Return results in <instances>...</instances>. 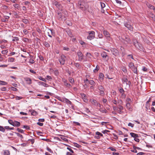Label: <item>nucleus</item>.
<instances>
[{"instance_id":"obj_1","label":"nucleus","mask_w":155,"mask_h":155,"mask_svg":"<svg viewBox=\"0 0 155 155\" xmlns=\"http://www.w3.org/2000/svg\"><path fill=\"white\" fill-rule=\"evenodd\" d=\"M133 42L134 45L139 49H141V51L143 50V47L142 45L140 43H139L135 39H133Z\"/></svg>"},{"instance_id":"obj_2","label":"nucleus","mask_w":155,"mask_h":155,"mask_svg":"<svg viewBox=\"0 0 155 155\" xmlns=\"http://www.w3.org/2000/svg\"><path fill=\"white\" fill-rule=\"evenodd\" d=\"M87 33L88 34V35L87 37V38L91 40L94 39L95 38V32L93 31H89Z\"/></svg>"},{"instance_id":"obj_3","label":"nucleus","mask_w":155,"mask_h":155,"mask_svg":"<svg viewBox=\"0 0 155 155\" xmlns=\"http://www.w3.org/2000/svg\"><path fill=\"white\" fill-rule=\"evenodd\" d=\"M85 2L83 1H79L78 3V6L82 10H84L85 8L84 6Z\"/></svg>"},{"instance_id":"obj_4","label":"nucleus","mask_w":155,"mask_h":155,"mask_svg":"<svg viewBox=\"0 0 155 155\" xmlns=\"http://www.w3.org/2000/svg\"><path fill=\"white\" fill-rule=\"evenodd\" d=\"M97 88L98 90L100 91V94L102 96H104V88L103 86L100 85L97 87Z\"/></svg>"},{"instance_id":"obj_5","label":"nucleus","mask_w":155,"mask_h":155,"mask_svg":"<svg viewBox=\"0 0 155 155\" xmlns=\"http://www.w3.org/2000/svg\"><path fill=\"white\" fill-rule=\"evenodd\" d=\"M66 57L63 54L61 55L58 59L61 64L64 65V64Z\"/></svg>"},{"instance_id":"obj_6","label":"nucleus","mask_w":155,"mask_h":155,"mask_svg":"<svg viewBox=\"0 0 155 155\" xmlns=\"http://www.w3.org/2000/svg\"><path fill=\"white\" fill-rule=\"evenodd\" d=\"M77 54L78 56V61H81L84 59V55L80 51L77 53Z\"/></svg>"},{"instance_id":"obj_7","label":"nucleus","mask_w":155,"mask_h":155,"mask_svg":"<svg viewBox=\"0 0 155 155\" xmlns=\"http://www.w3.org/2000/svg\"><path fill=\"white\" fill-rule=\"evenodd\" d=\"M118 90L121 94L120 98L122 99H124L126 97V95L124 94L125 91L122 87H120L118 89Z\"/></svg>"},{"instance_id":"obj_8","label":"nucleus","mask_w":155,"mask_h":155,"mask_svg":"<svg viewBox=\"0 0 155 155\" xmlns=\"http://www.w3.org/2000/svg\"><path fill=\"white\" fill-rule=\"evenodd\" d=\"M111 51L113 54L115 56H116L119 54V51L117 49L114 48H112L111 49Z\"/></svg>"},{"instance_id":"obj_9","label":"nucleus","mask_w":155,"mask_h":155,"mask_svg":"<svg viewBox=\"0 0 155 155\" xmlns=\"http://www.w3.org/2000/svg\"><path fill=\"white\" fill-rule=\"evenodd\" d=\"M50 34H51L53 36H55V32L53 31V30L52 29H49V31L48 32V35L49 36V37L50 38H52V36Z\"/></svg>"},{"instance_id":"obj_10","label":"nucleus","mask_w":155,"mask_h":155,"mask_svg":"<svg viewBox=\"0 0 155 155\" xmlns=\"http://www.w3.org/2000/svg\"><path fill=\"white\" fill-rule=\"evenodd\" d=\"M124 25L127 27L128 29L130 31H133V27L129 23H125L124 24Z\"/></svg>"},{"instance_id":"obj_11","label":"nucleus","mask_w":155,"mask_h":155,"mask_svg":"<svg viewBox=\"0 0 155 155\" xmlns=\"http://www.w3.org/2000/svg\"><path fill=\"white\" fill-rule=\"evenodd\" d=\"M58 17L59 20L63 21V20H64V17L63 15L61 13H58Z\"/></svg>"},{"instance_id":"obj_12","label":"nucleus","mask_w":155,"mask_h":155,"mask_svg":"<svg viewBox=\"0 0 155 155\" xmlns=\"http://www.w3.org/2000/svg\"><path fill=\"white\" fill-rule=\"evenodd\" d=\"M24 80L26 82L27 84H30L32 83L31 79L29 78H25Z\"/></svg>"},{"instance_id":"obj_13","label":"nucleus","mask_w":155,"mask_h":155,"mask_svg":"<svg viewBox=\"0 0 155 155\" xmlns=\"http://www.w3.org/2000/svg\"><path fill=\"white\" fill-rule=\"evenodd\" d=\"M67 149L69 150L71 152V153L67 152L66 153V155H75L73 154L74 152L71 148L69 147H67Z\"/></svg>"},{"instance_id":"obj_14","label":"nucleus","mask_w":155,"mask_h":155,"mask_svg":"<svg viewBox=\"0 0 155 155\" xmlns=\"http://www.w3.org/2000/svg\"><path fill=\"white\" fill-rule=\"evenodd\" d=\"M124 109L123 107L121 105H119L118 106V112L120 114L123 113V112L122 111Z\"/></svg>"},{"instance_id":"obj_15","label":"nucleus","mask_w":155,"mask_h":155,"mask_svg":"<svg viewBox=\"0 0 155 155\" xmlns=\"http://www.w3.org/2000/svg\"><path fill=\"white\" fill-rule=\"evenodd\" d=\"M38 84L39 85H41L45 87H47L49 86V85L48 84L44 83L43 82L39 81L38 82Z\"/></svg>"},{"instance_id":"obj_16","label":"nucleus","mask_w":155,"mask_h":155,"mask_svg":"<svg viewBox=\"0 0 155 155\" xmlns=\"http://www.w3.org/2000/svg\"><path fill=\"white\" fill-rule=\"evenodd\" d=\"M63 102L67 103V104L70 105H71L72 104L71 102L70 101L66 98H64L63 99Z\"/></svg>"},{"instance_id":"obj_17","label":"nucleus","mask_w":155,"mask_h":155,"mask_svg":"<svg viewBox=\"0 0 155 155\" xmlns=\"http://www.w3.org/2000/svg\"><path fill=\"white\" fill-rule=\"evenodd\" d=\"M124 41H126L127 44H131L132 42L131 40L128 37H126Z\"/></svg>"},{"instance_id":"obj_18","label":"nucleus","mask_w":155,"mask_h":155,"mask_svg":"<svg viewBox=\"0 0 155 155\" xmlns=\"http://www.w3.org/2000/svg\"><path fill=\"white\" fill-rule=\"evenodd\" d=\"M14 7L16 9H17L18 10L20 9V5L18 4H14L13 5Z\"/></svg>"},{"instance_id":"obj_19","label":"nucleus","mask_w":155,"mask_h":155,"mask_svg":"<svg viewBox=\"0 0 155 155\" xmlns=\"http://www.w3.org/2000/svg\"><path fill=\"white\" fill-rule=\"evenodd\" d=\"M126 106L127 107V109L130 111H132V109L130 107V104L129 103H127L126 104Z\"/></svg>"},{"instance_id":"obj_20","label":"nucleus","mask_w":155,"mask_h":155,"mask_svg":"<svg viewBox=\"0 0 155 155\" xmlns=\"http://www.w3.org/2000/svg\"><path fill=\"white\" fill-rule=\"evenodd\" d=\"M20 123L19 122L17 121H14V125H13V126L14 127L16 126L18 127L20 126Z\"/></svg>"},{"instance_id":"obj_21","label":"nucleus","mask_w":155,"mask_h":155,"mask_svg":"<svg viewBox=\"0 0 155 155\" xmlns=\"http://www.w3.org/2000/svg\"><path fill=\"white\" fill-rule=\"evenodd\" d=\"M4 18H2L1 19L2 21L3 22H5L8 21V19L9 18V17L8 16H5Z\"/></svg>"},{"instance_id":"obj_22","label":"nucleus","mask_w":155,"mask_h":155,"mask_svg":"<svg viewBox=\"0 0 155 155\" xmlns=\"http://www.w3.org/2000/svg\"><path fill=\"white\" fill-rule=\"evenodd\" d=\"M104 34L107 38L110 37V34L107 31H103Z\"/></svg>"},{"instance_id":"obj_23","label":"nucleus","mask_w":155,"mask_h":155,"mask_svg":"<svg viewBox=\"0 0 155 155\" xmlns=\"http://www.w3.org/2000/svg\"><path fill=\"white\" fill-rule=\"evenodd\" d=\"M104 75L102 73H100L99 74V78L100 79L103 80L104 79Z\"/></svg>"},{"instance_id":"obj_24","label":"nucleus","mask_w":155,"mask_h":155,"mask_svg":"<svg viewBox=\"0 0 155 155\" xmlns=\"http://www.w3.org/2000/svg\"><path fill=\"white\" fill-rule=\"evenodd\" d=\"M15 61V59L14 58L9 57L8 58V61L9 62H13Z\"/></svg>"},{"instance_id":"obj_25","label":"nucleus","mask_w":155,"mask_h":155,"mask_svg":"<svg viewBox=\"0 0 155 155\" xmlns=\"http://www.w3.org/2000/svg\"><path fill=\"white\" fill-rule=\"evenodd\" d=\"M130 134L131 136L134 138H135V137H138V134H135L133 133H130Z\"/></svg>"},{"instance_id":"obj_26","label":"nucleus","mask_w":155,"mask_h":155,"mask_svg":"<svg viewBox=\"0 0 155 155\" xmlns=\"http://www.w3.org/2000/svg\"><path fill=\"white\" fill-rule=\"evenodd\" d=\"M43 44L47 48H48L50 46V45L46 41L44 42Z\"/></svg>"},{"instance_id":"obj_27","label":"nucleus","mask_w":155,"mask_h":155,"mask_svg":"<svg viewBox=\"0 0 155 155\" xmlns=\"http://www.w3.org/2000/svg\"><path fill=\"white\" fill-rule=\"evenodd\" d=\"M88 83L91 85H95V83L92 80H90L88 81Z\"/></svg>"},{"instance_id":"obj_28","label":"nucleus","mask_w":155,"mask_h":155,"mask_svg":"<svg viewBox=\"0 0 155 155\" xmlns=\"http://www.w3.org/2000/svg\"><path fill=\"white\" fill-rule=\"evenodd\" d=\"M100 69V67L98 65H97L96 66V68L93 70V71L94 73L97 72Z\"/></svg>"},{"instance_id":"obj_29","label":"nucleus","mask_w":155,"mask_h":155,"mask_svg":"<svg viewBox=\"0 0 155 155\" xmlns=\"http://www.w3.org/2000/svg\"><path fill=\"white\" fill-rule=\"evenodd\" d=\"M128 66L129 67L132 69L133 68L135 67L134 64L132 62H130L129 63Z\"/></svg>"},{"instance_id":"obj_30","label":"nucleus","mask_w":155,"mask_h":155,"mask_svg":"<svg viewBox=\"0 0 155 155\" xmlns=\"http://www.w3.org/2000/svg\"><path fill=\"white\" fill-rule=\"evenodd\" d=\"M69 81L71 84H74V79L71 77L69 78Z\"/></svg>"},{"instance_id":"obj_31","label":"nucleus","mask_w":155,"mask_h":155,"mask_svg":"<svg viewBox=\"0 0 155 155\" xmlns=\"http://www.w3.org/2000/svg\"><path fill=\"white\" fill-rule=\"evenodd\" d=\"M123 83H126V84L127 85V82L128 81L127 79L125 77L123 78L122 79Z\"/></svg>"},{"instance_id":"obj_32","label":"nucleus","mask_w":155,"mask_h":155,"mask_svg":"<svg viewBox=\"0 0 155 155\" xmlns=\"http://www.w3.org/2000/svg\"><path fill=\"white\" fill-rule=\"evenodd\" d=\"M8 83L7 82L3 81H0V84L3 85H5L7 84Z\"/></svg>"},{"instance_id":"obj_33","label":"nucleus","mask_w":155,"mask_h":155,"mask_svg":"<svg viewBox=\"0 0 155 155\" xmlns=\"http://www.w3.org/2000/svg\"><path fill=\"white\" fill-rule=\"evenodd\" d=\"M38 79H39V80H40L41 81H42L45 82H46V79H45L42 78V77H41V76H39L38 77Z\"/></svg>"},{"instance_id":"obj_34","label":"nucleus","mask_w":155,"mask_h":155,"mask_svg":"<svg viewBox=\"0 0 155 155\" xmlns=\"http://www.w3.org/2000/svg\"><path fill=\"white\" fill-rule=\"evenodd\" d=\"M4 155H9L10 153L8 150H5L4 152Z\"/></svg>"},{"instance_id":"obj_35","label":"nucleus","mask_w":155,"mask_h":155,"mask_svg":"<svg viewBox=\"0 0 155 155\" xmlns=\"http://www.w3.org/2000/svg\"><path fill=\"white\" fill-rule=\"evenodd\" d=\"M64 85L66 87L69 88H70L72 87V86L69 83H66V84Z\"/></svg>"},{"instance_id":"obj_36","label":"nucleus","mask_w":155,"mask_h":155,"mask_svg":"<svg viewBox=\"0 0 155 155\" xmlns=\"http://www.w3.org/2000/svg\"><path fill=\"white\" fill-rule=\"evenodd\" d=\"M61 139L65 141H68V140L67 138H66L64 136L62 135H61Z\"/></svg>"},{"instance_id":"obj_37","label":"nucleus","mask_w":155,"mask_h":155,"mask_svg":"<svg viewBox=\"0 0 155 155\" xmlns=\"http://www.w3.org/2000/svg\"><path fill=\"white\" fill-rule=\"evenodd\" d=\"M1 8L5 10H6L8 9V7L5 5H2Z\"/></svg>"},{"instance_id":"obj_38","label":"nucleus","mask_w":155,"mask_h":155,"mask_svg":"<svg viewBox=\"0 0 155 155\" xmlns=\"http://www.w3.org/2000/svg\"><path fill=\"white\" fill-rule=\"evenodd\" d=\"M19 40L18 38L16 37H13V38L12 41H17Z\"/></svg>"},{"instance_id":"obj_39","label":"nucleus","mask_w":155,"mask_h":155,"mask_svg":"<svg viewBox=\"0 0 155 155\" xmlns=\"http://www.w3.org/2000/svg\"><path fill=\"white\" fill-rule=\"evenodd\" d=\"M8 51L7 50H5L2 51L1 53L2 54H7L8 53Z\"/></svg>"},{"instance_id":"obj_40","label":"nucleus","mask_w":155,"mask_h":155,"mask_svg":"<svg viewBox=\"0 0 155 155\" xmlns=\"http://www.w3.org/2000/svg\"><path fill=\"white\" fill-rule=\"evenodd\" d=\"M15 133L18 137H20L21 139H23V138L22 135L20 134L19 133H16V132H15Z\"/></svg>"},{"instance_id":"obj_41","label":"nucleus","mask_w":155,"mask_h":155,"mask_svg":"<svg viewBox=\"0 0 155 155\" xmlns=\"http://www.w3.org/2000/svg\"><path fill=\"white\" fill-rule=\"evenodd\" d=\"M132 70L134 73L137 74V69L136 67H134Z\"/></svg>"},{"instance_id":"obj_42","label":"nucleus","mask_w":155,"mask_h":155,"mask_svg":"<svg viewBox=\"0 0 155 155\" xmlns=\"http://www.w3.org/2000/svg\"><path fill=\"white\" fill-rule=\"evenodd\" d=\"M67 33L68 34L70 37H72V34L71 32L70 31H67Z\"/></svg>"},{"instance_id":"obj_43","label":"nucleus","mask_w":155,"mask_h":155,"mask_svg":"<svg viewBox=\"0 0 155 155\" xmlns=\"http://www.w3.org/2000/svg\"><path fill=\"white\" fill-rule=\"evenodd\" d=\"M31 114L33 115H35L36 114V112L34 110H32L31 111Z\"/></svg>"},{"instance_id":"obj_44","label":"nucleus","mask_w":155,"mask_h":155,"mask_svg":"<svg viewBox=\"0 0 155 155\" xmlns=\"http://www.w3.org/2000/svg\"><path fill=\"white\" fill-rule=\"evenodd\" d=\"M8 122L9 124L12 125V126L13 125H14V121H13L12 120H8Z\"/></svg>"},{"instance_id":"obj_45","label":"nucleus","mask_w":155,"mask_h":155,"mask_svg":"<svg viewBox=\"0 0 155 155\" xmlns=\"http://www.w3.org/2000/svg\"><path fill=\"white\" fill-rule=\"evenodd\" d=\"M17 131L21 133H24V130H23L18 128L17 129Z\"/></svg>"},{"instance_id":"obj_46","label":"nucleus","mask_w":155,"mask_h":155,"mask_svg":"<svg viewBox=\"0 0 155 155\" xmlns=\"http://www.w3.org/2000/svg\"><path fill=\"white\" fill-rule=\"evenodd\" d=\"M100 111L102 113H106L107 110L105 109H100Z\"/></svg>"},{"instance_id":"obj_47","label":"nucleus","mask_w":155,"mask_h":155,"mask_svg":"<svg viewBox=\"0 0 155 155\" xmlns=\"http://www.w3.org/2000/svg\"><path fill=\"white\" fill-rule=\"evenodd\" d=\"M74 65L77 68H78L80 66V64L77 63H74Z\"/></svg>"},{"instance_id":"obj_48","label":"nucleus","mask_w":155,"mask_h":155,"mask_svg":"<svg viewBox=\"0 0 155 155\" xmlns=\"http://www.w3.org/2000/svg\"><path fill=\"white\" fill-rule=\"evenodd\" d=\"M96 134L97 135L99 136H101V137L103 136V135L101 133H100L99 132H98V131L96 133Z\"/></svg>"},{"instance_id":"obj_49","label":"nucleus","mask_w":155,"mask_h":155,"mask_svg":"<svg viewBox=\"0 0 155 155\" xmlns=\"http://www.w3.org/2000/svg\"><path fill=\"white\" fill-rule=\"evenodd\" d=\"M5 131V129L3 127L0 126V131H1L3 132Z\"/></svg>"},{"instance_id":"obj_50","label":"nucleus","mask_w":155,"mask_h":155,"mask_svg":"<svg viewBox=\"0 0 155 155\" xmlns=\"http://www.w3.org/2000/svg\"><path fill=\"white\" fill-rule=\"evenodd\" d=\"M102 56L104 58H106L107 55L105 52H104L101 54Z\"/></svg>"},{"instance_id":"obj_51","label":"nucleus","mask_w":155,"mask_h":155,"mask_svg":"<svg viewBox=\"0 0 155 155\" xmlns=\"http://www.w3.org/2000/svg\"><path fill=\"white\" fill-rule=\"evenodd\" d=\"M10 89H11L12 91H18V89L14 87H10Z\"/></svg>"},{"instance_id":"obj_52","label":"nucleus","mask_w":155,"mask_h":155,"mask_svg":"<svg viewBox=\"0 0 155 155\" xmlns=\"http://www.w3.org/2000/svg\"><path fill=\"white\" fill-rule=\"evenodd\" d=\"M0 90L2 91H7V88L6 87H3L1 88Z\"/></svg>"},{"instance_id":"obj_53","label":"nucleus","mask_w":155,"mask_h":155,"mask_svg":"<svg viewBox=\"0 0 155 155\" xmlns=\"http://www.w3.org/2000/svg\"><path fill=\"white\" fill-rule=\"evenodd\" d=\"M101 8H104L105 7V5L104 3L101 2Z\"/></svg>"},{"instance_id":"obj_54","label":"nucleus","mask_w":155,"mask_h":155,"mask_svg":"<svg viewBox=\"0 0 155 155\" xmlns=\"http://www.w3.org/2000/svg\"><path fill=\"white\" fill-rule=\"evenodd\" d=\"M29 62L31 64H33L34 63L35 61L33 59H30L29 60Z\"/></svg>"},{"instance_id":"obj_55","label":"nucleus","mask_w":155,"mask_h":155,"mask_svg":"<svg viewBox=\"0 0 155 155\" xmlns=\"http://www.w3.org/2000/svg\"><path fill=\"white\" fill-rule=\"evenodd\" d=\"M122 71L124 73H126L127 72V70L125 67H123L122 68Z\"/></svg>"},{"instance_id":"obj_56","label":"nucleus","mask_w":155,"mask_h":155,"mask_svg":"<svg viewBox=\"0 0 155 155\" xmlns=\"http://www.w3.org/2000/svg\"><path fill=\"white\" fill-rule=\"evenodd\" d=\"M109 149H110L111 151H116V149H115V148H113V147H109Z\"/></svg>"},{"instance_id":"obj_57","label":"nucleus","mask_w":155,"mask_h":155,"mask_svg":"<svg viewBox=\"0 0 155 155\" xmlns=\"http://www.w3.org/2000/svg\"><path fill=\"white\" fill-rule=\"evenodd\" d=\"M128 126L131 127H133L134 126V124H132L131 123H130L128 124Z\"/></svg>"},{"instance_id":"obj_58","label":"nucleus","mask_w":155,"mask_h":155,"mask_svg":"<svg viewBox=\"0 0 155 155\" xmlns=\"http://www.w3.org/2000/svg\"><path fill=\"white\" fill-rule=\"evenodd\" d=\"M62 81L64 84V85L68 83V81L65 79L64 78L62 79Z\"/></svg>"},{"instance_id":"obj_59","label":"nucleus","mask_w":155,"mask_h":155,"mask_svg":"<svg viewBox=\"0 0 155 155\" xmlns=\"http://www.w3.org/2000/svg\"><path fill=\"white\" fill-rule=\"evenodd\" d=\"M133 148L134 149L136 150L137 149L138 150H141V149L140 148V147H136L134 146H133Z\"/></svg>"},{"instance_id":"obj_60","label":"nucleus","mask_w":155,"mask_h":155,"mask_svg":"<svg viewBox=\"0 0 155 155\" xmlns=\"http://www.w3.org/2000/svg\"><path fill=\"white\" fill-rule=\"evenodd\" d=\"M46 79L48 80H51L52 79V78L50 76L47 75L46 76Z\"/></svg>"},{"instance_id":"obj_61","label":"nucleus","mask_w":155,"mask_h":155,"mask_svg":"<svg viewBox=\"0 0 155 155\" xmlns=\"http://www.w3.org/2000/svg\"><path fill=\"white\" fill-rule=\"evenodd\" d=\"M151 17L152 18V19L154 21H155V16L153 14H152L151 16Z\"/></svg>"},{"instance_id":"obj_62","label":"nucleus","mask_w":155,"mask_h":155,"mask_svg":"<svg viewBox=\"0 0 155 155\" xmlns=\"http://www.w3.org/2000/svg\"><path fill=\"white\" fill-rule=\"evenodd\" d=\"M149 7L150 9H153V10L155 8V7L154 6L151 5H149Z\"/></svg>"},{"instance_id":"obj_63","label":"nucleus","mask_w":155,"mask_h":155,"mask_svg":"<svg viewBox=\"0 0 155 155\" xmlns=\"http://www.w3.org/2000/svg\"><path fill=\"white\" fill-rule=\"evenodd\" d=\"M98 37L99 38H101L103 37V35L102 34H101L100 33H99L98 34Z\"/></svg>"},{"instance_id":"obj_64","label":"nucleus","mask_w":155,"mask_h":155,"mask_svg":"<svg viewBox=\"0 0 155 155\" xmlns=\"http://www.w3.org/2000/svg\"><path fill=\"white\" fill-rule=\"evenodd\" d=\"M92 103L94 104H96V103L97 104V101L96 100L93 99L92 101Z\"/></svg>"}]
</instances>
